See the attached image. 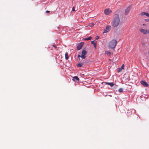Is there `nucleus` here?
<instances>
[{
	"label": "nucleus",
	"instance_id": "7",
	"mask_svg": "<svg viewBox=\"0 0 149 149\" xmlns=\"http://www.w3.org/2000/svg\"><path fill=\"white\" fill-rule=\"evenodd\" d=\"M112 12V11L109 9H107L104 11V13L106 15H109Z\"/></svg>",
	"mask_w": 149,
	"mask_h": 149
},
{
	"label": "nucleus",
	"instance_id": "25",
	"mask_svg": "<svg viewBox=\"0 0 149 149\" xmlns=\"http://www.w3.org/2000/svg\"><path fill=\"white\" fill-rule=\"evenodd\" d=\"M53 46L55 48H56V47H56V46H55L54 45H53Z\"/></svg>",
	"mask_w": 149,
	"mask_h": 149
},
{
	"label": "nucleus",
	"instance_id": "24",
	"mask_svg": "<svg viewBox=\"0 0 149 149\" xmlns=\"http://www.w3.org/2000/svg\"><path fill=\"white\" fill-rule=\"evenodd\" d=\"M50 12V11L48 10H47L46 11V13H49Z\"/></svg>",
	"mask_w": 149,
	"mask_h": 149
},
{
	"label": "nucleus",
	"instance_id": "9",
	"mask_svg": "<svg viewBox=\"0 0 149 149\" xmlns=\"http://www.w3.org/2000/svg\"><path fill=\"white\" fill-rule=\"evenodd\" d=\"M141 83L144 87H148V84L146 82L143 81H141Z\"/></svg>",
	"mask_w": 149,
	"mask_h": 149
},
{
	"label": "nucleus",
	"instance_id": "28",
	"mask_svg": "<svg viewBox=\"0 0 149 149\" xmlns=\"http://www.w3.org/2000/svg\"><path fill=\"white\" fill-rule=\"evenodd\" d=\"M148 21H149V20H148Z\"/></svg>",
	"mask_w": 149,
	"mask_h": 149
},
{
	"label": "nucleus",
	"instance_id": "12",
	"mask_svg": "<svg viewBox=\"0 0 149 149\" xmlns=\"http://www.w3.org/2000/svg\"><path fill=\"white\" fill-rule=\"evenodd\" d=\"M105 83L107 84L110 85L111 86H112L114 85V84L113 82H111V83L106 82V83Z\"/></svg>",
	"mask_w": 149,
	"mask_h": 149
},
{
	"label": "nucleus",
	"instance_id": "10",
	"mask_svg": "<svg viewBox=\"0 0 149 149\" xmlns=\"http://www.w3.org/2000/svg\"><path fill=\"white\" fill-rule=\"evenodd\" d=\"M85 60H83L82 63H78L77 65V66L79 67H82L83 65L84 64V63H85Z\"/></svg>",
	"mask_w": 149,
	"mask_h": 149
},
{
	"label": "nucleus",
	"instance_id": "26",
	"mask_svg": "<svg viewBox=\"0 0 149 149\" xmlns=\"http://www.w3.org/2000/svg\"><path fill=\"white\" fill-rule=\"evenodd\" d=\"M94 25V24H93V26Z\"/></svg>",
	"mask_w": 149,
	"mask_h": 149
},
{
	"label": "nucleus",
	"instance_id": "15",
	"mask_svg": "<svg viewBox=\"0 0 149 149\" xmlns=\"http://www.w3.org/2000/svg\"><path fill=\"white\" fill-rule=\"evenodd\" d=\"M92 38V37H90L88 38H84V40H90Z\"/></svg>",
	"mask_w": 149,
	"mask_h": 149
},
{
	"label": "nucleus",
	"instance_id": "20",
	"mask_svg": "<svg viewBox=\"0 0 149 149\" xmlns=\"http://www.w3.org/2000/svg\"><path fill=\"white\" fill-rule=\"evenodd\" d=\"M146 16H147L148 17H149V14L147 13H146Z\"/></svg>",
	"mask_w": 149,
	"mask_h": 149
},
{
	"label": "nucleus",
	"instance_id": "23",
	"mask_svg": "<svg viewBox=\"0 0 149 149\" xmlns=\"http://www.w3.org/2000/svg\"><path fill=\"white\" fill-rule=\"evenodd\" d=\"M99 36H97V38H96V40H97V39H99Z\"/></svg>",
	"mask_w": 149,
	"mask_h": 149
},
{
	"label": "nucleus",
	"instance_id": "2",
	"mask_svg": "<svg viewBox=\"0 0 149 149\" xmlns=\"http://www.w3.org/2000/svg\"><path fill=\"white\" fill-rule=\"evenodd\" d=\"M87 52L86 51L85 49L84 48L83 49L81 55H79L77 56V57L79 58L80 61V57H81L83 59H85L86 58V55L87 54Z\"/></svg>",
	"mask_w": 149,
	"mask_h": 149
},
{
	"label": "nucleus",
	"instance_id": "11",
	"mask_svg": "<svg viewBox=\"0 0 149 149\" xmlns=\"http://www.w3.org/2000/svg\"><path fill=\"white\" fill-rule=\"evenodd\" d=\"M72 80L74 81H79V79L77 76H75L73 77Z\"/></svg>",
	"mask_w": 149,
	"mask_h": 149
},
{
	"label": "nucleus",
	"instance_id": "3",
	"mask_svg": "<svg viewBox=\"0 0 149 149\" xmlns=\"http://www.w3.org/2000/svg\"><path fill=\"white\" fill-rule=\"evenodd\" d=\"M117 43V41L115 40H113L109 43V46L111 48H114Z\"/></svg>",
	"mask_w": 149,
	"mask_h": 149
},
{
	"label": "nucleus",
	"instance_id": "16",
	"mask_svg": "<svg viewBox=\"0 0 149 149\" xmlns=\"http://www.w3.org/2000/svg\"><path fill=\"white\" fill-rule=\"evenodd\" d=\"M105 54H106L108 56L111 55V52L108 51H106L105 52Z\"/></svg>",
	"mask_w": 149,
	"mask_h": 149
},
{
	"label": "nucleus",
	"instance_id": "6",
	"mask_svg": "<svg viewBox=\"0 0 149 149\" xmlns=\"http://www.w3.org/2000/svg\"><path fill=\"white\" fill-rule=\"evenodd\" d=\"M111 28V26H106V28L104 30V32L103 33H106L109 32Z\"/></svg>",
	"mask_w": 149,
	"mask_h": 149
},
{
	"label": "nucleus",
	"instance_id": "8",
	"mask_svg": "<svg viewBox=\"0 0 149 149\" xmlns=\"http://www.w3.org/2000/svg\"><path fill=\"white\" fill-rule=\"evenodd\" d=\"M84 43L83 42H81L79 43L77 46V50H79L81 49Z\"/></svg>",
	"mask_w": 149,
	"mask_h": 149
},
{
	"label": "nucleus",
	"instance_id": "22",
	"mask_svg": "<svg viewBox=\"0 0 149 149\" xmlns=\"http://www.w3.org/2000/svg\"><path fill=\"white\" fill-rule=\"evenodd\" d=\"M72 11H75V8L74 7H73L72 8Z\"/></svg>",
	"mask_w": 149,
	"mask_h": 149
},
{
	"label": "nucleus",
	"instance_id": "17",
	"mask_svg": "<svg viewBox=\"0 0 149 149\" xmlns=\"http://www.w3.org/2000/svg\"><path fill=\"white\" fill-rule=\"evenodd\" d=\"M146 12H142L140 13V15H141V16L146 15Z\"/></svg>",
	"mask_w": 149,
	"mask_h": 149
},
{
	"label": "nucleus",
	"instance_id": "19",
	"mask_svg": "<svg viewBox=\"0 0 149 149\" xmlns=\"http://www.w3.org/2000/svg\"><path fill=\"white\" fill-rule=\"evenodd\" d=\"M122 69L121 68H118V72H120L121 70H122Z\"/></svg>",
	"mask_w": 149,
	"mask_h": 149
},
{
	"label": "nucleus",
	"instance_id": "13",
	"mask_svg": "<svg viewBox=\"0 0 149 149\" xmlns=\"http://www.w3.org/2000/svg\"><path fill=\"white\" fill-rule=\"evenodd\" d=\"M91 43L94 45L95 48H96L97 45L96 41L95 42L94 41H93L91 42Z\"/></svg>",
	"mask_w": 149,
	"mask_h": 149
},
{
	"label": "nucleus",
	"instance_id": "4",
	"mask_svg": "<svg viewBox=\"0 0 149 149\" xmlns=\"http://www.w3.org/2000/svg\"><path fill=\"white\" fill-rule=\"evenodd\" d=\"M140 31L144 34H149V30H146L143 29H141L139 30Z\"/></svg>",
	"mask_w": 149,
	"mask_h": 149
},
{
	"label": "nucleus",
	"instance_id": "14",
	"mask_svg": "<svg viewBox=\"0 0 149 149\" xmlns=\"http://www.w3.org/2000/svg\"><path fill=\"white\" fill-rule=\"evenodd\" d=\"M65 57L66 60H68V53L66 52L65 54Z\"/></svg>",
	"mask_w": 149,
	"mask_h": 149
},
{
	"label": "nucleus",
	"instance_id": "5",
	"mask_svg": "<svg viewBox=\"0 0 149 149\" xmlns=\"http://www.w3.org/2000/svg\"><path fill=\"white\" fill-rule=\"evenodd\" d=\"M131 9V6H128L125 10V14L126 15H127L130 12Z\"/></svg>",
	"mask_w": 149,
	"mask_h": 149
},
{
	"label": "nucleus",
	"instance_id": "27",
	"mask_svg": "<svg viewBox=\"0 0 149 149\" xmlns=\"http://www.w3.org/2000/svg\"><path fill=\"white\" fill-rule=\"evenodd\" d=\"M143 25H145V24H143Z\"/></svg>",
	"mask_w": 149,
	"mask_h": 149
},
{
	"label": "nucleus",
	"instance_id": "1",
	"mask_svg": "<svg viewBox=\"0 0 149 149\" xmlns=\"http://www.w3.org/2000/svg\"><path fill=\"white\" fill-rule=\"evenodd\" d=\"M120 18L119 15L117 14H115L114 18L111 22L112 26L114 27H117L120 23Z\"/></svg>",
	"mask_w": 149,
	"mask_h": 149
},
{
	"label": "nucleus",
	"instance_id": "18",
	"mask_svg": "<svg viewBox=\"0 0 149 149\" xmlns=\"http://www.w3.org/2000/svg\"><path fill=\"white\" fill-rule=\"evenodd\" d=\"M123 91V89L122 88H120L118 90V92L120 93L122 92Z\"/></svg>",
	"mask_w": 149,
	"mask_h": 149
},
{
	"label": "nucleus",
	"instance_id": "21",
	"mask_svg": "<svg viewBox=\"0 0 149 149\" xmlns=\"http://www.w3.org/2000/svg\"><path fill=\"white\" fill-rule=\"evenodd\" d=\"M124 64L122 65L121 68H121L122 69H124Z\"/></svg>",
	"mask_w": 149,
	"mask_h": 149
}]
</instances>
